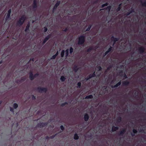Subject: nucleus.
I'll use <instances>...</instances> for the list:
<instances>
[{"mask_svg": "<svg viewBox=\"0 0 146 146\" xmlns=\"http://www.w3.org/2000/svg\"><path fill=\"white\" fill-rule=\"evenodd\" d=\"M98 0H96V1H94V3H97L98 2Z\"/></svg>", "mask_w": 146, "mask_h": 146, "instance_id": "69168bd1", "label": "nucleus"}, {"mask_svg": "<svg viewBox=\"0 0 146 146\" xmlns=\"http://www.w3.org/2000/svg\"><path fill=\"white\" fill-rule=\"evenodd\" d=\"M29 78L31 80H33L35 78L38 77L39 75L38 73H36L34 74H33V73L32 71H30L29 73Z\"/></svg>", "mask_w": 146, "mask_h": 146, "instance_id": "7ed1b4c3", "label": "nucleus"}, {"mask_svg": "<svg viewBox=\"0 0 146 146\" xmlns=\"http://www.w3.org/2000/svg\"><path fill=\"white\" fill-rule=\"evenodd\" d=\"M95 72H94L92 74H90L88 75V76L89 77V78L90 79L92 78L95 77L96 76Z\"/></svg>", "mask_w": 146, "mask_h": 146, "instance_id": "aec40b11", "label": "nucleus"}, {"mask_svg": "<svg viewBox=\"0 0 146 146\" xmlns=\"http://www.w3.org/2000/svg\"><path fill=\"white\" fill-rule=\"evenodd\" d=\"M48 125L47 122L40 123L36 125V126L38 127H42L46 126Z\"/></svg>", "mask_w": 146, "mask_h": 146, "instance_id": "39448f33", "label": "nucleus"}, {"mask_svg": "<svg viewBox=\"0 0 146 146\" xmlns=\"http://www.w3.org/2000/svg\"><path fill=\"white\" fill-rule=\"evenodd\" d=\"M129 84V82L127 80H126L122 82V85L123 86H127Z\"/></svg>", "mask_w": 146, "mask_h": 146, "instance_id": "f3484780", "label": "nucleus"}, {"mask_svg": "<svg viewBox=\"0 0 146 146\" xmlns=\"http://www.w3.org/2000/svg\"><path fill=\"white\" fill-rule=\"evenodd\" d=\"M137 94V93H136V92H135V93H134V94L135 95H136Z\"/></svg>", "mask_w": 146, "mask_h": 146, "instance_id": "774afa93", "label": "nucleus"}, {"mask_svg": "<svg viewBox=\"0 0 146 146\" xmlns=\"http://www.w3.org/2000/svg\"><path fill=\"white\" fill-rule=\"evenodd\" d=\"M56 10V9H54V7H53L52 9V12L54 13Z\"/></svg>", "mask_w": 146, "mask_h": 146, "instance_id": "4d7b16f0", "label": "nucleus"}, {"mask_svg": "<svg viewBox=\"0 0 146 146\" xmlns=\"http://www.w3.org/2000/svg\"><path fill=\"white\" fill-rule=\"evenodd\" d=\"M126 131L125 129H123L121 130L118 133V135L119 136H122L125 133Z\"/></svg>", "mask_w": 146, "mask_h": 146, "instance_id": "9d476101", "label": "nucleus"}, {"mask_svg": "<svg viewBox=\"0 0 146 146\" xmlns=\"http://www.w3.org/2000/svg\"><path fill=\"white\" fill-rule=\"evenodd\" d=\"M89 118V116L88 114L87 113L85 114L84 116V119L85 121H87Z\"/></svg>", "mask_w": 146, "mask_h": 146, "instance_id": "4468645a", "label": "nucleus"}, {"mask_svg": "<svg viewBox=\"0 0 146 146\" xmlns=\"http://www.w3.org/2000/svg\"><path fill=\"white\" fill-rule=\"evenodd\" d=\"M37 1L36 0H33L32 6L33 9H36L37 7Z\"/></svg>", "mask_w": 146, "mask_h": 146, "instance_id": "1a4fd4ad", "label": "nucleus"}, {"mask_svg": "<svg viewBox=\"0 0 146 146\" xmlns=\"http://www.w3.org/2000/svg\"><path fill=\"white\" fill-rule=\"evenodd\" d=\"M109 52H108V51H106L105 53H104V56H105Z\"/></svg>", "mask_w": 146, "mask_h": 146, "instance_id": "5fc2aeb1", "label": "nucleus"}, {"mask_svg": "<svg viewBox=\"0 0 146 146\" xmlns=\"http://www.w3.org/2000/svg\"><path fill=\"white\" fill-rule=\"evenodd\" d=\"M66 54V56H67L69 54V50L68 49H67L65 51Z\"/></svg>", "mask_w": 146, "mask_h": 146, "instance_id": "ea45409f", "label": "nucleus"}, {"mask_svg": "<svg viewBox=\"0 0 146 146\" xmlns=\"http://www.w3.org/2000/svg\"><path fill=\"white\" fill-rule=\"evenodd\" d=\"M123 70H120L119 72V73L120 74V75L121 74H122L123 73Z\"/></svg>", "mask_w": 146, "mask_h": 146, "instance_id": "603ef678", "label": "nucleus"}, {"mask_svg": "<svg viewBox=\"0 0 146 146\" xmlns=\"http://www.w3.org/2000/svg\"><path fill=\"white\" fill-rule=\"evenodd\" d=\"M68 104V103L67 102H66L60 105V106L61 107H64L66 105H67Z\"/></svg>", "mask_w": 146, "mask_h": 146, "instance_id": "f704fd0d", "label": "nucleus"}, {"mask_svg": "<svg viewBox=\"0 0 146 146\" xmlns=\"http://www.w3.org/2000/svg\"><path fill=\"white\" fill-rule=\"evenodd\" d=\"M11 9H10L8 10L7 15L6 16L5 19L6 21H7L10 18L11 13Z\"/></svg>", "mask_w": 146, "mask_h": 146, "instance_id": "9b49d317", "label": "nucleus"}, {"mask_svg": "<svg viewBox=\"0 0 146 146\" xmlns=\"http://www.w3.org/2000/svg\"><path fill=\"white\" fill-rule=\"evenodd\" d=\"M73 51H74V49H73V48L72 47H70V54L72 53L73 52Z\"/></svg>", "mask_w": 146, "mask_h": 146, "instance_id": "c9c22d12", "label": "nucleus"}, {"mask_svg": "<svg viewBox=\"0 0 146 146\" xmlns=\"http://www.w3.org/2000/svg\"><path fill=\"white\" fill-rule=\"evenodd\" d=\"M111 6L110 5L108 6L105 9L108 11H109L111 9Z\"/></svg>", "mask_w": 146, "mask_h": 146, "instance_id": "cd10ccee", "label": "nucleus"}, {"mask_svg": "<svg viewBox=\"0 0 146 146\" xmlns=\"http://www.w3.org/2000/svg\"><path fill=\"white\" fill-rule=\"evenodd\" d=\"M30 61H34V58H31L30 59Z\"/></svg>", "mask_w": 146, "mask_h": 146, "instance_id": "e2e57ef3", "label": "nucleus"}, {"mask_svg": "<svg viewBox=\"0 0 146 146\" xmlns=\"http://www.w3.org/2000/svg\"><path fill=\"white\" fill-rule=\"evenodd\" d=\"M97 68L98 69L99 71H100L102 70V68L100 66H98L97 67Z\"/></svg>", "mask_w": 146, "mask_h": 146, "instance_id": "a18cd8bd", "label": "nucleus"}, {"mask_svg": "<svg viewBox=\"0 0 146 146\" xmlns=\"http://www.w3.org/2000/svg\"><path fill=\"white\" fill-rule=\"evenodd\" d=\"M46 139H50V137H49L48 136H47L46 137Z\"/></svg>", "mask_w": 146, "mask_h": 146, "instance_id": "052dcab7", "label": "nucleus"}, {"mask_svg": "<svg viewBox=\"0 0 146 146\" xmlns=\"http://www.w3.org/2000/svg\"><path fill=\"white\" fill-rule=\"evenodd\" d=\"M58 51H57L56 52V53L55 54V55L56 56L58 55Z\"/></svg>", "mask_w": 146, "mask_h": 146, "instance_id": "680f3d73", "label": "nucleus"}, {"mask_svg": "<svg viewBox=\"0 0 146 146\" xmlns=\"http://www.w3.org/2000/svg\"><path fill=\"white\" fill-rule=\"evenodd\" d=\"M121 84V81H120L119 82L117 83L114 86H111V87L112 88H116L119 86H120Z\"/></svg>", "mask_w": 146, "mask_h": 146, "instance_id": "a211bd4d", "label": "nucleus"}, {"mask_svg": "<svg viewBox=\"0 0 146 146\" xmlns=\"http://www.w3.org/2000/svg\"><path fill=\"white\" fill-rule=\"evenodd\" d=\"M133 132L134 133H136L137 132V130L135 129H133Z\"/></svg>", "mask_w": 146, "mask_h": 146, "instance_id": "79ce46f5", "label": "nucleus"}, {"mask_svg": "<svg viewBox=\"0 0 146 146\" xmlns=\"http://www.w3.org/2000/svg\"><path fill=\"white\" fill-rule=\"evenodd\" d=\"M79 137L76 133L74 134V138L75 140H78L79 139Z\"/></svg>", "mask_w": 146, "mask_h": 146, "instance_id": "412c9836", "label": "nucleus"}, {"mask_svg": "<svg viewBox=\"0 0 146 146\" xmlns=\"http://www.w3.org/2000/svg\"><path fill=\"white\" fill-rule=\"evenodd\" d=\"M76 10V9L75 8H72L71 9V10H70L71 11V12H69L68 13V15H70L73 12V11H74V12H75Z\"/></svg>", "mask_w": 146, "mask_h": 146, "instance_id": "c85d7f7f", "label": "nucleus"}, {"mask_svg": "<svg viewBox=\"0 0 146 146\" xmlns=\"http://www.w3.org/2000/svg\"><path fill=\"white\" fill-rule=\"evenodd\" d=\"M60 128L61 129L62 131L64 130V126L62 125H61L60 126Z\"/></svg>", "mask_w": 146, "mask_h": 146, "instance_id": "3c124183", "label": "nucleus"}, {"mask_svg": "<svg viewBox=\"0 0 146 146\" xmlns=\"http://www.w3.org/2000/svg\"><path fill=\"white\" fill-rule=\"evenodd\" d=\"M81 69V68H78L76 65H74V66L73 69L74 71L75 72H77L78 71Z\"/></svg>", "mask_w": 146, "mask_h": 146, "instance_id": "ddd939ff", "label": "nucleus"}, {"mask_svg": "<svg viewBox=\"0 0 146 146\" xmlns=\"http://www.w3.org/2000/svg\"><path fill=\"white\" fill-rule=\"evenodd\" d=\"M113 47L110 46V47L108 49V50H107L109 52H112L113 51Z\"/></svg>", "mask_w": 146, "mask_h": 146, "instance_id": "393cba45", "label": "nucleus"}, {"mask_svg": "<svg viewBox=\"0 0 146 146\" xmlns=\"http://www.w3.org/2000/svg\"><path fill=\"white\" fill-rule=\"evenodd\" d=\"M3 63V61L1 60L0 61V64H1Z\"/></svg>", "mask_w": 146, "mask_h": 146, "instance_id": "338daca9", "label": "nucleus"}, {"mask_svg": "<svg viewBox=\"0 0 146 146\" xmlns=\"http://www.w3.org/2000/svg\"><path fill=\"white\" fill-rule=\"evenodd\" d=\"M119 127L117 126H113L111 129V131L112 132H114L116 131L118 129Z\"/></svg>", "mask_w": 146, "mask_h": 146, "instance_id": "6ab92c4d", "label": "nucleus"}, {"mask_svg": "<svg viewBox=\"0 0 146 146\" xmlns=\"http://www.w3.org/2000/svg\"><path fill=\"white\" fill-rule=\"evenodd\" d=\"M26 80V79L25 78L23 77L21 78L20 81H24Z\"/></svg>", "mask_w": 146, "mask_h": 146, "instance_id": "37998d69", "label": "nucleus"}, {"mask_svg": "<svg viewBox=\"0 0 146 146\" xmlns=\"http://www.w3.org/2000/svg\"><path fill=\"white\" fill-rule=\"evenodd\" d=\"M111 41L113 42V43L112 45L113 46L115 44V42L118 41L119 39V38H116L114 37V36H112L111 37Z\"/></svg>", "mask_w": 146, "mask_h": 146, "instance_id": "423d86ee", "label": "nucleus"}, {"mask_svg": "<svg viewBox=\"0 0 146 146\" xmlns=\"http://www.w3.org/2000/svg\"><path fill=\"white\" fill-rule=\"evenodd\" d=\"M11 50L10 49L7 48L5 50L6 52H10L11 51Z\"/></svg>", "mask_w": 146, "mask_h": 146, "instance_id": "864d4df0", "label": "nucleus"}, {"mask_svg": "<svg viewBox=\"0 0 146 146\" xmlns=\"http://www.w3.org/2000/svg\"><path fill=\"white\" fill-rule=\"evenodd\" d=\"M60 3L61 1H58L53 7H54V9H56L57 7L60 4Z\"/></svg>", "mask_w": 146, "mask_h": 146, "instance_id": "dca6fc26", "label": "nucleus"}, {"mask_svg": "<svg viewBox=\"0 0 146 146\" xmlns=\"http://www.w3.org/2000/svg\"><path fill=\"white\" fill-rule=\"evenodd\" d=\"M44 32L45 33L48 30L47 28L46 27H44Z\"/></svg>", "mask_w": 146, "mask_h": 146, "instance_id": "de8ad7c7", "label": "nucleus"}, {"mask_svg": "<svg viewBox=\"0 0 146 146\" xmlns=\"http://www.w3.org/2000/svg\"><path fill=\"white\" fill-rule=\"evenodd\" d=\"M92 27V25H90L88 28L86 29V31H89L90 29Z\"/></svg>", "mask_w": 146, "mask_h": 146, "instance_id": "72a5a7b5", "label": "nucleus"}, {"mask_svg": "<svg viewBox=\"0 0 146 146\" xmlns=\"http://www.w3.org/2000/svg\"><path fill=\"white\" fill-rule=\"evenodd\" d=\"M32 98L33 100H36V98L35 96L34 95H33L32 96Z\"/></svg>", "mask_w": 146, "mask_h": 146, "instance_id": "09e8293b", "label": "nucleus"}, {"mask_svg": "<svg viewBox=\"0 0 146 146\" xmlns=\"http://www.w3.org/2000/svg\"><path fill=\"white\" fill-rule=\"evenodd\" d=\"M142 6L143 7H146V1H145L142 4Z\"/></svg>", "mask_w": 146, "mask_h": 146, "instance_id": "a19ab883", "label": "nucleus"}, {"mask_svg": "<svg viewBox=\"0 0 146 146\" xmlns=\"http://www.w3.org/2000/svg\"><path fill=\"white\" fill-rule=\"evenodd\" d=\"M109 4L108 3H105L101 5V7L102 8H104L106 6H107Z\"/></svg>", "mask_w": 146, "mask_h": 146, "instance_id": "473e14b6", "label": "nucleus"}, {"mask_svg": "<svg viewBox=\"0 0 146 146\" xmlns=\"http://www.w3.org/2000/svg\"><path fill=\"white\" fill-rule=\"evenodd\" d=\"M122 3H120L119 4V5H118V6L119 7H122Z\"/></svg>", "mask_w": 146, "mask_h": 146, "instance_id": "bf43d9fd", "label": "nucleus"}, {"mask_svg": "<svg viewBox=\"0 0 146 146\" xmlns=\"http://www.w3.org/2000/svg\"><path fill=\"white\" fill-rule=\"evenodd\" d=\"M112 66L111 65H110L108 66L107 68V69L106 70V72L107 71H109L110 70V69L112 68Z\"/></svg>", "mask_w": 146, "mask_h": 146, "instance_id": "a878e982", "label": "nucleus"}, {"mask_svg": "<svg viewBox=\"0 0 146 146\" xmlns=\"http://www.w3.org/2000/svg\"><path fill=\"white\" fill-rule=\"evenodd\" d=\"M56 56L55 55H53L51 58H50V59L51 60H52V59H54L56 57Z\"/></svg>", "mask_w": 146, "mask_h": 146, "instance_id": "49530a36", "label": "nucleus"}, {"mask_svg": "<svg viewBox=\"0 0 146 146\" xmlns=\"http://www.w3.org/2000/svg\"><path fill=\"white\" fill-rule=\"evenodd\" d=\"M30 23L29 22L27 25L26 27V28L25 29V32H27L28 31H29V28H30Z\"/></svg>", "mask_w": 146, "mask_h": 146, "instance_id": "2eb2a0df", "label": "nucleus"}, {"mask_svg": "<svg viewBox=\"0 0 146 146\" xmlns=\"http://www.w3.org/2000/svg\"><path fill=\"white\" fill-rule=\"evenodd\" d=\"M37 90L39 93H42V92L46 93L48 89L46 88L38 87L37 88Z\"/></svg>", "mask_w": 146, "mask_h": 146, "instance_id": "20e7f679", "label": "nucleus"}, {"mask_svg": "<svg viewBox=\"0 0 146 146\" xmlns=\"http://www.w3.org/2000/svg\"><path fill=\"white\" fill-rule=\"evenodd\" d=\"M93 50V47H90L86 51L88 52H90Z\"/></svg>", "mask_w": 146, "mask_h": 146, "instance_id": "bb28decb", "label": "nucleus"}, {"mask_svg": "<svg viewBox=\"0 0 146 146\" xmlns=\"http://www.w3.org/2000/svg\"><path fill=\"white\" fill-rule=\"evenodd\" d=\"M120 76L121 77H123L124 79H126L127 78V75L125 73H124L123 75L121 74L120 75Z\"/></svg>", "mask_w": 146, "mask_h": 146, "instance_id": "c756f323", "label": "nucleus"}, {"mask_svg": "<svg viewBox=\"0 0 146 146\" xmlns=\"http://www.w3.org/2000/svg\"><path fill=\"white\" fill-rule=\"evenodd\" d=\"M13 107L14 109H16L18 107V105L17 103H14L13 105Z\"/></svg>", "mask_w": 146, "mask_h": 146, "instance_id": "7c9ffc66", "label": "nucleus"}, {"mask_svg": "<svg viewBox=\"0 0 146 146\" xmlns=\"http://www.w3.org/2000/svg\"><path fill=\"white\" fill-rule=\"evenodd\" d=\"M93 98V96L92 95L86 96L85 97V98L86 99H92Z\"/></svg>", "mask_w": 146, "mask_h": 146, "instance_id": "b1692460", "label": "nucleus"}, {"mask_svg": "<svg viewBox=\"0 0 146 146\" xmlns=\"http://www.w3.org/2000/svg\"><path fill=\"white\" fill-rule=\"evenodd\" d=\"M51 35L50 34L48 35L46 37H45L42 42V44H45L47 41L51 38Z\"/></svg>", "mask_w": 146, "mask_h": 146, "instance_id": "0eeeda50", "label": "nucleus"}, {"mask_svg": "<svg viewBox=\"0 0 146 146\" xmlns=\"http://www.w3.org/2000/svg\"><path fill=\"white\" fill-rule=\"evenodd\" d=\"M78 44L80 45H83L85 41L86 36L84 35H80L78 37Z\"/></svg>", "mask_w": 146, "mask_h": 146, "instance_id": "f03ea898", "label": "nucleus"}, {"mask_svg": "<svg viewBox=\"0 0 146 146\" xmlns=\"http://www.w3.org/2000/svg\"><path fill=\"white\" fill-rule=\"evenodd\" d=\"M65 51L64 50H63L61 53V57L62 58L64 56V54Z\"/></svg>", "mask_w": 146, "mask_h": 146, "instance_id": "2f4dec72", "label": "nucleus"}, {"mask_svg": "<svg viewBox=\"0 0 146 146\" xmlns=\"http://www.w3.org/2000/svg\"><path fill=\"white\" fill-rule=\"evenodd\" d=\"M10 108V111L13 113L14 112L13 109L11 107Z\"/></svg>", "mask_w": 146, "mask_h": 146, "instance_id": "8fccbe9b", "label": "nucleus"}, {"mask_svg": "<svg viewBox=\"0 0 146 146\" xmlns=\"http://www.w3.org/2000/svg\"><path fill=\"white\" fill-rule=\"evenodd\" d=\"M56 134L54 135H52L50 137V139H53L56 136Z\"/></svg>", "mask_w": 146, "mask_h": 146, "instance_id": "c03bdc74", "label": "nucleus"}, {"mask_svg": "<svg viewBox=\"0 0 146 146\" xmlns=\"http://www.w3.org/2000/svg\"><path fill=\"white\" fill-rule=\"evenodd\" d=\"M66 80V78L64 76H62L60 78V80L62 82H64Z\"/></svg>", "mask_w": 146, "mask_h": 146, "instance_id": "5701e85b", "label": "nucleus"}, {"mask_svg": "<svg viewBox=\"0 0 146 146\" xmlns=\"http://www.w3.org/2000/svg\"><path fill=\"white\" fill-rule=\"evenodd\" d=\"M107 112H108V110H107V111H104V114H107Z\"/></svg>", "mask_w": 146, "mask_h": 146, "instance_id": "0e129e2a", "label": "nucleus"}, {"mask_svg": "<svg viewBox=\"0 0 146 146\" xmlns=\"http://www.w3.org/2000/svg\"><path fill=\"white\" fill-rule=\"evenodd\" d=\"M135 133H131V135L132 137H134L135 135Z\"/></svg>", "mask_w": 146, "mask_h": 146, "instance_id": "13d9d810", "label": "nucleus"}, {"mask_svg": "<svg viewBox=\"0 0 146 146\" xmlns=\"http://www.w3.org/2000/svg\"><path fill=\"white\" fill-rule=\"evenodd\" d=\"M134 10L132 8H131V9L128 10V12L126 13V15L127 16H129L130 14L134 12Z\"/></svg>", "mask_w": 146, "mask_h": 146, "instance_id": "f8f14e48", "label": "nucleus"}, {"mask_svg": "<svg viewBox=\"0 0 146 146\" xmlns=\"http://www.w3.org/2000/svg\"><path fill=\"white\" fill-rule=\"evenodd\" d=\"M89 79H90V78H89V77L88 76H87V77H86V78H85V80H86V81H88V80Z\"/></svg>", "mask_w": 146, "mask_h": 146, "instance_id": "6e6d98bb", "label": "nucleus"}, {"mask_svg": "<svg viewBox=\"0 0 146 146\" xmlns=\"http://www.w3.org/2000/svg\"><path fill=\"white\" fill-rule=\"evenodd\" d=\"M26 19V17L25 15H22L17 21L16 25L19 27L21 26L25 22Z\"/></svg>", "mask_w": 146, "mask_h": 146, "instance_id": "f257e3e1", "label": "nucleus"}, {"mask_svg": "<svg viewBox=\"0 0 146 146\" xmlns=\"http://www.w3.org/2000/svg\"><path fill=\"white\" fill-rule=\"evenodd\" d=\"M122 118L121 117L119 116L117 117V122L118 123H119L121 121Z\"/></svg>", "mask_w": 146, "mask_h": 146, "instance_id": "4be33fe9", "label": "nucleus"}, {"mask_svg": "<svg viewBox=\"0 0 146 146\" xmlns=\"http://www.w3.org/2000/svg\"><path fill=\"white\" fill-rule=\"evenodd\" d=\"M121 7H118L116 9V11L117 12H118L120 11L121 10Z\"/></svg>", "mask_w": 146, "mask_h": 146, "instance_id": "58836bf2", "label": "nucleus"}, {"mask_svg": "<svg viewBox=\"0 0 146 146\" xmlns=\"http://www.w3.org/2000/svg\"><path fill=\"white\" fill-rule=\"evenodd\" d=\"M69 29V28L68 27L65 28L64 29H63L62 31H64L65 32H66L67 31H68V30Z\"/></svg>", "mask_w": 146, "mask_h": 146, "instance_id": "4c0bfd02", "label": "nucleus"}, {"mask_svg": "<svg viewBox=\"0 0 146 146\" xmlns=\"http://www.w3.org/2000/svg\"><path fill=\"white\" fill-rule=\"evenodd\" d=\"M138 50L139 54H142L145 52V48L144 47L141 46L139 48Z\"/></svg>", "mask_w": 146, "mask_h": 146, "instance_id": "6e6552de", "label": "nucleus"}, {"mask_svg": "<svg viewBox=\"0 0 146 146\" xmlns=\"http://www.w3.org/2000/svg\"><path fill=\"white\" fill-rule=\"evenodd\" d=\"M77 88H80L81 86V82H78L77 84Z\"/></svg>", "mask_w": 146, "mask_h": 146, "instance_id": "e433bc0d", "label": "nucleus"}]
</instances>
